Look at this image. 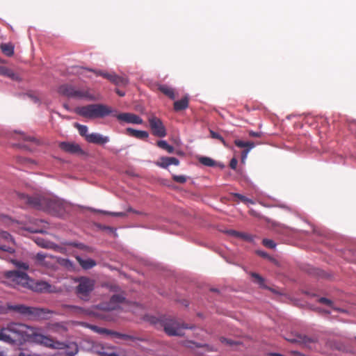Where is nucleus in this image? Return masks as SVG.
<instances>
[{"label": "nucleus", "mask_w": 356, "mask_h": 356, "mask_svg": "<svg viewBox=\"0 0 356 356\" xmlns=\"http://www.w3.org/2000/svg\"><path fill=\"white\" fill-rule=\"evenodd\" d=\"M165 332L169 336H181L183 335V329H187L188 327L184 323H181L173 318H165L162 321Z\"/></svg>", "instance_id": "nucleus-8"}, {"label": "nucleus", "mask_w": 356, "mask_h": 356, "mask_svg": "<svg viewBox=\"0 0 356 356\" xmlns=\"http://www.w3.org/2000/svg\"><path fill=\"white\" fill-rule=\"evenodd\" d=\"M5 280L3 282L13 287L19 286H26L29 285V277L24 273L19 270H8L3 273Z\"/></svg>", "instance_id": "nucleus-4"}, {"label": "nucleus", "mask_w": 356, "mask_h": 356, "mask_svg": "<svg viewBox=\"0 0 356 356\" xmlns=\"http://www.w3.org/2000/svg\"><path fill=\"white\" fill-rule=\"evenodd\" d=\"M107 356H118L116 353H111L108 354Z\"/></svg>", "instance_id": "nucleus-56"}, {"label": "nucleus", "mask_w": 356, "mask_h": 356, "mask_svg": "<svg viewBox=\"0 0 356 356\" xmlns=\"http://www.w3.org/2000/svg\"><path fill=\"white\" fill-rule=\"evenodd\" d=\"M231 195L237 199V200H236L237 202H242L245 203V204H248V203L254 204V201L253 200L246 197L245 196H244V195H243L241 194H239V193H233Z\"/></svg>", "instance_id": "nucleus-34"}, {"label": "nucleus", "mask_w": 356, "mask_h": 356, "mask_svg": "<svg viewBox=\"0 0 356 356\" xmlns=\"http://www.w3.org/2000/svg\"><path fill=\"white\" fill-rule=\"evenodd\" d=\"M172 179L175 182L184 184L186 181L187 179L184 175H173Z\"/></svg>", "instance_id": "nucleus-42"}, {"label": "nucleus", "mask_w": 356, "mask_h": 356, "mask_svg": "<svg viewBox=\"0 0 356 356\" xmlns=\"http://www.w3.org/2000/svg\"><path fill=\"white\" fill-rule=\"evenodd\" d=\"M222 342L226 341V343H227L232 344V343L230 341L225 339H222Z\"/></svg>", "instance_id": "nucleus-55"}, {"label": "nucleus", "mask_w": 356, "mask_h": 356, "mask_svg": "<svg viewBox=\"0 0 356 356\" xmlns=\"http://www.w3.org/2000/svg\"><path fill=\"white\" fill-rule=\"evenodd\" d=\"M125 133L130 136L141 140L147 139L149 136V134L146 131L136 130L130 127L126 129Z\"/></svg>", "instance_id": "nucleus-18"}, {"label": "nucleus", "mask_w": 356, "mask_h": 356, "mask_svg": "<svg viewBox=\"0 0 356 356\" xmlns=\"http://www.w3.org/2000/svg\"><path fill=\"white\" fill-rule=\"evenodd\" d=\"M238 161L236 159L233 158L231 159L229 166L232 169L235 170L236 168Z\"/></svg>", "instance_id": "nucleus-47"}, {"label": "nucleus", "mask_w": 356, "mask_h": 356, "mask_svg": "<svg viewBox=\"0 0 356 356\" xmlns=\"http://www.w3.org/2000/svg\"><path fill=\"white\" fill-rule=\"evenodd\" d=\"M65 307L67 308L70 312L75 314H81L84 313L85 312V309L79 306L66 305H65Z\"/></svg>", "instance_id": "nucleus-32"}, {"label": "nucleus", "mask_w": 356, "mask_h": 356, "mask_svg": "<svg viewBox=\"0 0 356 356\" xmlns=\"http://www.w3.org/2000/svg\"><path fill=\"white\" fill-rule=\"evenodd\" d=\"M74 72H76L77 74H83V71H84V70L93 72L97 76H102L104 78L109 80L110 81H111L113 75L114 74V73H108V72H102L100 70L97 71V70H93L91 69H86V68H83V67H74Z\"/></svg>", "instance_id": "nucleus-17"}, {"label": "nucleus", "mask_w": 356, "mask_h": 356, "mask_svg": "<svg viewBox=\"0 0 356 356\" xmlns=\"http://www.w3.org/2000/svg\"><path fill=\"white\" fill-rule=\"evenodd\" d=\"M125 298L120 294H115L111 296L110 299V302L108 304L103 303L98 306L97 308L104 310V311H110L113 310L116 308L117 305L118 303L123 302Z\"/></svg>", "instance_id": "nucleus-13"}, {"label": "nucleus", "mask_w": 356, "mask_h": 356, "mask_svg": "<svg viewBox=\"0 0 356 356\" xmlns=\"http://www.w3.org/2000/svg\"><path fill=\"white\" fill-rule=\"evenodd\" d=\"M113 116L116 117L118 120L125 122L127 123H131L136 124H141L143 120L138 115L130 113H122L117 114L116 112L113 113Z\"/></svg>", "instance_id": "nucleus-12"}, {"label": "nucleus", "mask_w": 356, "mask_h": 356, "mask_svg": "<svg viewBox=\"0 0 356 356\" xmlns=\"http://www.w3.org/2000/svg\"><path fill=\"white\" fill-rule=\"evenodd\" d=\"M0 243L11 246L14 248V241L11 235L7 232H0Z\"/></svg>", "instance_id": "nucleus-23"}, {"label": "nucleus", "mask_w": 356, "mask_h": 356, "mask_svg": "<svg viewBox=\"0 0 356 356\" xmlns=\"http://www.w3.org/2000/svg\"><path fill=\"white\" fill-rule=\"evenodd\" d=\"M76 259L79 264L85 270L90 269L96 266V261L92 259H82L79 256L76 257Z\"/></svg>", "instance_id": "nucleus-22"}, {"label": "nucleus", "mask_w": 356, "mask_h": 356, "mask_svg": "<svg viewBox=\"0 0 356 356\" xmlns=\"http://www.w3.org/2000/svg\"><path fill=\"white\" fill-rule=\"evenodd\" d=\"M58 92L67 97L76 99H92L93 97L90 94L88 88H76L71 84H63L58 89Z\"/></svg>", "instance_id": "nucleus-3"}, {"label": "nucleus", "mask_w": 356, "mask_h": 356, "mask_svg": "<svg viewBox=\"0 0 356 356\" xmlns=\"http://www.w3.org/2000/svg\"><path fill=\"white\" fill-rule=\"evenodd\" d=\"M355 339H356V337H355Z\"/></svg>", "instance_id": "nucleus-58"}, {"label": "nucleus", "mask_w": 356, "mask_h": 356, "mask_svg": "<svg viewBox=\"0 0 356 356\" xmlns=\"http://www.w3.org/2000/svg\"><path fill=\"white\" fill-rule=\"evenodd\" d=\"M210 135H211V137L212 138H215V139H218L219 140L222 144L225 147H227V144L226 143V141L224 140V138L221 136V135H220L218 133L213 131V130H210Z\"/></svg>", "instance_id": "nucleus-39"}, {"label": "nucleus", "mask_w": 356, "mask_h": 356, "mask_svg": "<svg viewBox=\"0 0 356 356\" xmlns=\"http://www.w3.org/2000/svg\"><path fill=\"white\" fill-rule=\"evenodd\" d=\"M8 308L10 310L15 311L19 314L35 318H43L46 314L51 313L50 311L44 309L26 307L23 305H10L8 306Z\"/></svg>", "instance_id": "nucleus-5"}, {"label": "nucleus", "mask_w": 356, "mask_h": 356, "mask_svg": "<svg viewBox=\"0 0 356 356\" xmlns=\"http://www.w3.org/2000/svg\"><path fill=\"white\" fill-rule=\"evenodd\" d=\"M318 302H319L321 304L325 305L327 306H329L330 307H331L332 309H334L335 311L343 312V309H341L339 308L335 307L334 306L333 302L331 300L328 299V298H320L318 299Z\"/></svg>", "instance_id": "nucleus-31"}, {"label": "nucleus", "mask_w": 356, "mask_h": 356, "mask_svg": "<svg viewBox=\"0 0 356 356\" xmlns=\"http://www.w3.org/2000/svg\"><path fill=\"white\" fill-rule=\"evenodd\" d=\"M0 250L10 253L15 252V248L9 245H3L2 243H0Z\"/></svg>", "instance_id": "nucleus-43"}, {"label": "nucleus", "mask_w": 356, "mask_h": 356, "mask_svg": "<svg viewBox=\"0 0 356 356\" xmlns=\"http://www.w3.org/2000/svg\"><path fill=\"white\" fill-rule=\"evenodd\" d=\"M286 339L291 343L302 344L309 349H312L314 345L317 342L316 338L309 337L300 334H292L290 337L286 338Z\"/></svg>", "instance_id": "nucleus-11"}, {"label": "nucleus", "mask_w": 356, "mask_h": 356, "mask_svg": "<svg viewBox=\"0 0 356 356\" xmlns=\"http://www.w3.org/2000/svg\"><path fill=\"white\" fill-rule=\"evenodd\" d=\"M261 255H262L263 257H266L267 254L266 253H264V252H261V253H259Z\"/></svg>", "instance_id": "nucleus-57"}, {"label": "nucleus", "mask_w": 356, "mask_h": 356, "mask_svg": "<svg viewBox=\"0 0 356 356\" xmlns=\"http://www.w3.org/2000/svg\"><path fill=\"white\" fill-rule=\"evenodd\" d=\"M70 245L74 246V247L79 248H81V249H82L83 247V245L81 244V243H70Z\"/></svg>", "instance_id": "nucleus-51"}, {"label": "nucleus", "mask_w": 356, "mask_h": 356, "mask_svg": "<svg viewBox=\"0 0 356 356\" xmlns=\"http://www.w3.org/2000/svg\"><path fill=\"white\" fill-rule=\"evenodd\" d=\"M198 161L201 164L208 167H213L216 165V162L213 159L207 156H200Z\"/></svg>", "instance_id": "nucleus-30"}, {"label": "nucleus", "mask_w": 356, "mask_h": 356, "mask_svg": "<svg viewBox=\"0 0 356 356\" xmlns=\"http://www.w3.org/2000/svg\"><path fill=\"white\" fill-rule=\"evenodd\" d=\"M179 161L175 157L163 156L160 159V162L157 165L163 168H167L170 165H178Z\"/></svg>", "instance_id": "nucleus-19"}, {"label": "nucleus", "mask_w": 356, "mask_h": 356, "mask_svg": "<svg viewBox=\"0 0 356 356\" xmlns=\"http://www.w3.org/2000/svg\"><path fill=\"white\" fill-rule=\"evenodd\" d=\"M263 245L264 246H266V248H271V249L275 248V246H276L275 243L273 240L268 239V238H264L263 240Z\"/></svg>", "instance_id": "nucleus-41"}, {"label": "nucleus", "mask_w": 356, "mask_h": 356, "mask_svg": "<svg viewBox=\"0 0 356 356\" xmlns=\"http://www.w3.org/2000/svg\"><path fill=\"white\" fill-rule=\"evenodd\" d=\"M188 97H184L180 100L174 102V110L175 111H181L188 107Z\"/></svg>", "instance_id": "nucleus-24"}, {"label": "nucleus", "mask_w": 356, "mask_h": 356, "mask_svg": "<svg viewBox=\"0 0 356 356\" xmlns=\"http://www.w3.org/2000/svg\"><path fill=\"white\" fill-rule=\"evenodd\" d=\"M89 327L92 330H94V331H95V332H97L98 333L106 334L107 335L112 336L113 338L121 339L122 333H120V332H115V331H112L111 330L106 329V328L99 327H97L96 325H90Z\"/></svg>", "instance_id": "nucleus-21"}, {"label": "nucleus", "mask_w": 356, "mask_h": 356, "mask_svg": "<svg viewBox=\"0 0 356 356\" xmlns=\"http://www.w3.org/2000/svg\"><path fill=\"white\" fill-rule=\"evenodd\" d=\"M74 126H75V127L77 128L79 134L81 136H83L85 138V139L86 140V136L89 135V134H88V127H87V126L79 124H77V123L75 124Z\"/></svg>", "instance_id": "nucleus-37"}, {"label": "nucleus", "mask_w": 356, "mask_h": 356, "mask_svg": "<svg viewBox=\"0 0 356 356\" xmlns=\"http://www.w3.org/2000/svg\"><path fill=\"white\" fill-rule=\"evenodd\" d=\"M77 353H78V348L76 345H74V348L72 350H67L66 352V354L69 356H73V355H76Z\"/></svg>", "instance_id": "nucleus-44"}, {"label": "nucleus", "mask_w": 356, "mask_h": 356, "mask_svg": "<svg viewBox=\"0 0 356 356\" xmlns=\"http://www.w3.org/2000/svg\"><path fill=\"white\" fill-rule=\"evenodd\" d=\"M33 339L36 343L52 349H64L67 348V345L65 343L55 341L53 338L41 334H33Z\"/></svg>", "instance_id": "nucleus-9"}, {"label": "nucleus", "mask_w": 356, "mask_h": 356, "mask_svg": "<svg viewBox=\"0 0 356 356\" xmlns=\"http://www.w3.org/2000/svg\"><path fill=\"white\" fill-rule=\"evenodd\" d=\"M3 327L0 330V340L6 342V340L10 339V337L3 333Z\"/></svg>", "instance_id": "nucleus-45"}, {"label": "nucleus", "mask_w": 356, "mask_h": 356, "mask_svg": "<svg viewBox=\"0 0 356 356\" xmlns=\"http://www.w3.org/2000/svg\"><path fill=\"white\" fill-rule=\"evenodd\" d=\"M320 312H322V313L327 314H330V311H328V310L321 309V310H320Z\"/></svg>", "instance_id": "nucleus-54"}, {"label": "nucleus", "mask_w": 356, "mask_h": 356, "mask_svg": "<svg viewBox=\"0 0 356 356\" xmlns=\"http://www.w3.org/2000/svg\"><path fill=\"white\" fill-rule=\"evenodd\" d=\"M86 141L93 144L104 145L109 141V138L99 134L92 133L86 136Z\"/></svg>", "instance_id": "nucleus-16"}, {"label": "nucleus", "mask_w": 356, "mask_h": 356, "mask_svg": "<svg viewBox=\"0 0 356 356\" xmlns=\"http://www.w3.org/2000/svg\"><path fill=\"white\" fill-rule=\"evenodd\" d=\"M234 144L240 148H245L241 152V160L243 162L247 157L249 152L254 147L255 144L252 141H243L241 140H235Z\"/></svg>", "instance_id": "nucleus-15"}, {"label": "nucleus", "mask_w": 356, "mask_h": 356, "mask_svg": "<svg viewBox=\"0 0 356 356\" xmlns=\"http://www.w3.org/2000/svg\"><path fill=\"white\" fill-rule=\"evenodd\" d=\"M13 264L19 269L28 270L29 265L26 263L19 261H13Z\"/></svg>", "instance_id": "nucleus-40"}, {"label": "nucleus", "mask_w": 356, "mask_h": 356, "mask_svg": "<svg viewBox=\"0 0 356 356\" xmlns=\"http://www.w3.org/2000/svg\"><path fill=\"white\" fill-rule=\"evenodd\" d=\"M58 146L63 151L69 154H79L83 153L80 145L75 143L61 142Z\"/></svg>", "instance_id": "nucleus-14"}, {"label": "nucleus", "mask_w": 356, "mask_h": 356, "mask_svg": "<svg viewBox=\"0 0 356 356\" xmlns=\"http://www.w3.org/2000/svg\"><path fill=\"white\" fill-rule=\"evenodd\" d=\"M48 254H44L43 252H38L36 255L34 257L35 262L37 265L39 266H47L48 264L46 262L45 259L48 257Z\"/></svg>", "instance_id": "nucleus-28"}, {"label": "nucleus", "mask_w": 356, "mask_h": 356, "mask_svg": "<svg viewBox=\"0 0 356 356\" xmlns=\"http://www.w3.org/2000/svg\"><path fill=\"white\" fill-rule=\"evenodd\" d=\"M248 135L251 137L259 138L261 136V133L256 132V131H249Z\"/></svg>", "instance_id": "nucleus-49"}, {"label": "nucleus", "mask_w": 356, "mask_h": 356, "mask_svg": "<svg viewBox=\"0 0 356 356\" xmlns=\"http://www.w3.org/2000/svg\"><path fill=\"white\" fill-rule=\"evenodd\" d=\"M101 213H107L113 216H119V217H123L125 216V213L122 212H118V213H111V212H105L100 211Z\"/></svg>", "instance_id": "nucleus-46"}, {"label": "nucleus", "mask_w": 356, "mask_h": 356, "mask_svg": "<svg viewBox=\"0 0 356 356\" xmlns=\"http://www.w3.org/2000/svg\"><path fill=\"white\" fill-rule=\"evenodd\" d=\"M111 82L119 86H125L128 84L129 81L126 77L118 76L114 73Z\"/></svg>", "instance_id": "nucleus-27"}, {"label": "nucleus", "mask_w": 356, "mask_h": 356, "mask_svg": "<svg viewBox=\"0 0 356 356\" xmlns=\"http://www.w3.org/2000/svg\"><path fill=\"white\" fill-rule=\"evenodd\" d=\"M148 122L154 136L163 138L167 135L166 129L160 118L152 115L149 118Z\"/></svg>", "instance_id": "nucleus-10"}, {"label": "nucleus", "mask_w": 356, "mask_h": 356, "mask_svg": "<svg viewBox=\"0 0 356 356\" xmlns=\"http://www.w3.org/2000/svg\"><path fill=\"white\" fill-rule=\"evenodd\" d=\"M76 112L79 115L89 118H103L107 115H112L114 111L112 108L102 104H89L78 107Z\"/></svg>", "instance_id": "nucleus-2"}, {"label": "nucleus", "mask_w": 356, "mask_h": 356, "mask_svg": "<svg viewBox=\"0 0 356 356\" xmlns=\"http://www.w3.org/2000/svg\"><path fill=\"white\" fill-rule=\"evenodd\" d=\"M38 289L40 291L51 292V286L46 282H40L37 284Z\"/></svg>", "instance_id": "nucleus-36"}, {"label": "nucleus", "mask_w": 356, "mask_h": 356, "mask_svg": "<svg viewBox=\"0 0 356 356\" xmlns=\"http://www.w3.org/2000/svg\"><path fill=\"white\" fill-rule=\"evenodd\" d=\"M23 138L25 140L31 141V142H33V143H38V140L36 138H35L34 137H33V136H24Z\"/></svg>", "instance_id": "nucleus-50"}, {"label": "nucleus", "mask_w": 356, "mask_h": 356, "mask_svg": "<svg viewBox=\"0 0 356 356\" xmlns=\"http://www.w3.org/2000/svg\"><path fill=\"white\" fill-rule=\"evenodd\" d=\"M36 243L41 247L44 248L53 249L57 252H62L63 248L60 246L56 245L53 243L45 241L43 239H38Z\"/></svg>", "instance_id": "nucleus-25"}, {"label": "nucleus", "mask_w": 356, "mask_h": 356, "mask_svg": "<svg viewBox=\"0 0 356 356\" xmlns=\"http://www.w3.org/2000/svg\"><path fill=\"white\" fill-rule=\"evenodd\" d=\"M127 211H129V212H134V213H138V211H134L131 207L128 208Z\"/></svg>", "instance_id": "nucleus-53"}, {"label": "nucleus", "mask_w": 356, "mask_h": 356, "mask_svg": "<svg viewBox=\"0 0 356 356\" xmlns=\"http://www.w3.org/2000/svg\"><path fill=\"white\" fill-rule=\"evenodd\" d=\"M227 233L229 235H232V236H236V237H238V238H243L245 240H249L250 239V236L248 234H244V233H241V232H236L235 230L230 229V230L227 231Z\"/></svg>", "instance_id": "nucleus-38"}, {"label": "nucleus", "mask_w": 356, "mask_h": 356, "mask_svg": "<svg viewBox=\"0 0 356 356\" xmlns=\"http://www.w3.org/2000/svg\"><path fill=\"white\" fill-rule=\"evenodd\" d=\"M121 339H123V340H131V341H134L136 339V338L131 335H129V334H122V336H121Z\"/></svg>", "instance_id": "nucleus-48"}, {"label": "nucleus", "mask_w": 356, "mask_h": 356, "mask_svg": "<svg viewBox=\"0 0 356 356\" xmlns=\"http://www.w3.org/2000/svg\"><path fill=\"white\" fill-rule=\"evenodd\" d=\"M116 92L120 97H123L124 95V92L118 89L116 90Z\"/></svg>", "instance_id": "nucleus-52"}, {"label": "nucleus", "mask_w": 356, "mask_h": 356, "mask_svg": "<svg viewBox=\"0 0 356 356\" xmlns=\"http://www.w3.org/2000/svg\"><path fill=\"white\" fill-rule=\"evenodd\" d=\"M157 146L166 150L168 153H172L175 149L174 147L170 145L165 140H159L157 142Z\"/></svg>", "instance_id": "nucleus-33"}, {"label": "nucleus", "mask_w": 356, "mask_h": 356, "mask_svg": "<svg viewBox=\"0 0 356 356\" xmlns=\"http://www.w3.org/2000/svg\"><path fill=\"white\" fill-rule=\"evenodd\" d=\"M26 325L22 323H10L6 327H3L4 334L10 337L6 342L13 343L23 338L26 333Z\"/></svg>", "instance_id": "nucleus-6"}, {"label": "nucleus", "mask_w": 356, "mask_h": 356, "mask_svg": "<svg viewBox=\"0 0 356 356\" xmlns=\"http://www.w3.org/2000/svg\"><path fill=\"white\" fill-rule=\"evenodd\" d=\"M250 275L254 279V282L255 283L258 284L261 287L266 288L264 279L261 275L256 273H251Z\"/></svg>", "instance_id": "nucleus-35"}, {"label": "nucleus", "mask_w": 356, "mask_h": 356, "mask_svg": "<svg viewBox=\"0 0 356 356\" xmlns=\"http://www.w3.org/2000/svg\"><path fill=\"white\" fill-rule=\"evenodd\" d=\"M17 198L22 206H29L31 208L45 211L53 215H58L64 210L63 200L57 197L35 195L29 196L24 193H17Z\"/></svg>", "instance_id": "nucleus-1"}, {"label": "nucleus", "mask_w": 356, "mask_h": 356, "mask_svg": "<svg viewBox=\"0 0 356 356\" xmlns=\"http://www.w3.org/2000/svg\"><path fill=\"white\" fill-rule=\"evenodd\" d=\"M78 282L76 293L81 300L86 301L95 288V280L86 277H81L78 279Z\"/></svg>", "instance_id": "nucleus-7"}, {"label": "nucleus", "mask_w": 356, "mask_h": 356, "mask_svg": "<svg viewBox=\"0 0 356 356\" xmlns=\"http://www.w3.org/2000/svg\"><path fill=\"white\" fill-rule=\"evenodd\" d=\"M0 75L6 76L13 81H19L21 80L19 76L15 73L11 69L5 66H0Z\"/></svg>", "instance_id": "nucleus-20"}, {"label": "nucleus", "mask_w": 356, "mask_h": 356, "mask_svg": "<svg viewBox=\"0 0 356 356\" xmlns=\"http://www.w3.org/2000/svg\"><path fill=\"white\" fill-rule=\"evenodd\" d=\"M159 90L165 95L171 99H175V94L174 89L167 85H161L159 86Z\"/></svg>", "instance_id": "nucleus-26"}, {"label": "nucleus", "mask_w": 356, "mask_h": 356, "mask_svg": "<svg viewBox=\"0 0 356 356\" xmlns=\"http://www.w3.org/2000/svg\"><path fill=\"white\" fill-rule=\"evenodd\" d=\"M1 51L7 56L14 54V46L11 43H3L0 46Z\"/></svg>", "instance_id": "nucleus-29"}]
</instances>
